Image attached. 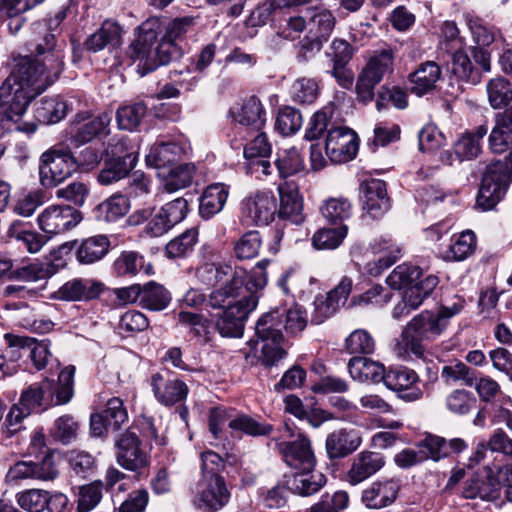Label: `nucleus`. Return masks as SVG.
<instances>
[{
    "mask_svg": "<svg viewBox=\"0 0 512 512\" xmlns=\"http://www.w3.org/2000/svg\"><path fill=\"white\" fill-rule=\"evenodd\" d=\"M319 92V86L316 80L307 77H301L295 80L290 88V95L294 102L299 104L313 103Z\"/></svg>",
    "mask_w": 512,
    "mask_h": 512,
    "instance_id": "obj_59",
    "label": "nucleus"
},
{
    "mask_svg": "<svg viewBox=\"0 0 512 512\" xmlns=\"http://www.w3.org/2000/svg\"><path fill=\"white\" fill-rule=\"evenodd\" d=\"M182 153V147L174 142L156 143L151 146L145 159L148 166L159 169L177 162Z\"/></svg>",
    "mask_w": 512,
    "mask_h": 512,
    "instance_id": "obj_40",
    "label": "nucleus"
},
{
    "mask_svg": "<svg viewBox=\"0 0 512 512\" xmlns=\"http://www.w3.org/2000/svg\"><path fill=\"white\" fill-rule=\"evenodd\" d=\"M276 166L280 176L286 178L303 171L305 163L299 150L290 147L278 152Z\"/></svg>",
    "mask_w": 512,
    "mask_h": 512,
    "instance_id": "obj_49",
    "label": "nucleus"
},
{
    "mask_svg": "<svg viewBox=\"0 0 512 512\" xmlns=\"http://www.w3.org/2000/svg\"><path fill=\"white\" fill-rule=\"evenodd\" d=\"M277 212V200L271 191H256L241 202V213L248 224L268 225Z\"/></svg>",
    "mask_w": 512,
    "mask_h": 512,
    "instance_id": "obj_13",
    "label": "nucleus"
},
{
    "mask_svg": "<svg viewBox=\"0 0 512 512\" xmlns=\"http://www.w3.org/2000/svg\"><path fill=\"white\" fill-rule=\"evenodd\" d=\"M103 291V284L91 279H72L63 284L55 298L65 301H80L96 298Z\"/></svg>",
    "mask_w": 512,
    "mask_h": 512,
    "instance_id": "obj_29",
    "label": "nucleus"
},
{
    "mask_svg": "<svg viewBox=\"0 0 512 512\" xmlns=\"http://www.w3.org/2000/svg\"><path fill=\"white\" fill-rule=\"evenodd\" d=\"M19 401L31 413L42 412L54 406V382L44 379L31 384L22 391Z\"/></svg>",
    "mask_w": 512,
    "mask_h": 512,
    "instance_id": "obj_25",
    "label": "nucleus"
},
{
    "mask_svg": "<svg viewBox=\"0 0 512 512\" xmlns=\"http://www.w3.org/2000/svg\"><path fill=\"white\" fill-rule=\"evenodd\" d=\"M5 308L16 311L15 318L23 328L44 333L50 331L53 327L52 321L38 319L35 309L30 307L25 301L6 302Z\"/></svg>",
    "mask_w": 512,
    "mask_h": 512,
    "instance_id": "obj_38",
    "label": "nucleus"
},
{
    "mask_svg": "<svg viewBox=\"0 0 512 512\" xmlns=\"http://www.w3.org/2000/svg\"><path fill=\"white\" fill-rule=\"evenodd\" d=\"M269 260L259 261L250 272L237 266L228 279L210 293L208 305L213 309H229L245 303L251 295L259 296V292L265 288L268 282L266 267Z\"/></svg>",
    "mask_w": 512,
    "mask_h": 512,
    "instance_id": "obj_2",
    "label": "nucleus"
},
{
    "mask_svg": "<svg viewBox=\"0 0 512 512\" xmlns=\"http://www.w3.org/2000/svg\"><path fill=\"white\" fill-rule=\"evenodd\" d=\"M234 272V268L229 265H215L206 263L199 267L196 271L197 279L205 285L222 284L225 279Z\"/></svg>",
    "mask_w": 512,
    "mask_h": 512,
    "instance_id": "obj_60",
    "label": "nucleus"
},
{
    "mask_svg": "<svg viewBox=\"0 0 512 512\" xmlns=\"http://www.w3.org/2000/svg\"><path fill=\"white\" fill-rule=\"evenodd\" d=\"M230 500L223 477L199 479L193 492L192 504L202 512H217L224 508Z\"/></svg>",
    "mask_w": 512,
    "mask_h": 512,
    "instance_id": "obj_10",
    "label": "nucleus"
},
{
    "mask_svg": "<svg viewBox=\"0 0 512 512\" xmlns=\"http://www.w3.org/2000/svg\"><path fill=\"white\" fill-rule=\"evenodd\" d=\"M110 242L104 235L89 237L82 241L77 249V260L82 264H92L104 257Z\"/></svg>",
    "mask_w": 512,
    "mask_h": 512,
    "instance_id": "obj_43",
    "label": "nucleus"
},
{
    "mask_svg": "<svg viewBox=\"0 0 512 512\" xmlns=\"http://www.w3.org/2000/svg\"><path fill=\"white\" fill-rule=\"evenodd\" d=\"M441 78L442 70L439 64L435 61L423 62L408 77L410 91L419 97L427 95L436 90Z\"/></svg>",
    "mask_w": 512,
    "mask_h": 512,
    "instance_id": "obj_24",
    "label": "nucleus"
},
{
    "mask_svg": "<svg viewBox=\"0 0 512 512\" xmlns=\"http://www.w3.org/2000/svg\"><path fill=\"white\" fill-rule=\"evenodd\" d=\"M170 301L171 295L162 285L151 281L142 287L141 306L143 308L160 311L165 309Z\"/></svg>",
    "mask_w": 512,
    "mask_h": 512,
    "instance_id": "obj_47",
    "label": "nucleus"
},
{
    "mask_svg": "<svg viewBox=\"0 0 512 512\" xmlns=\"http://www.w3.org/2000/svg\"><path fill=\"white\" fill-rule=\"evenodd\" d=\"M477 404V399L472 392L466 389H454L445 398L446 409L454 415H466Z\"/></svg>",
    "mask_w": 512,
    "mask_h": 512,
    "instance_id": "obj_50",
    "label": "nucleus"
},
{
    "mask_svg": "<svg viewBox=\"0 0 512 512\" xmlns=\"http://www.w3.org/2000/svg\"><path fill=\"white\" fill-rule=\"evenodd\" d=\"M325 151L332 162H347L357 154V135L347 127H332L327 135Z\"/></svg>",
    "mask_w": 512,
    "mask_h": 512,
    "instance_id": "obj_18",
    "label": "nucleus"
},
{
    "mask_svg": "<svg viewBox=\"0 0 512 512\" xmlns=\"http://www.w3.org/2000/svg\"><path fill=\"white\" fill-rule=\"evenodd\" d=\"M58 476V470L52 455H46L40 462L18 461L11 466L7 479L13 483L25 480L52 481Z\"/></svg>",
    "mask_w": 512,
    "mask_h": 512,
    "instance_id": "obj_20",
    "label": "nucleus"
},
{
    "mask_svg": "<svg viewBox=\"0 0 512 512\" xmlns=\"http://www.w3.org/2000/svg\"><path fill=\"white\" fill-rule=\"evenodd\" d=\"M512 146V105L495 115V126L489 135V147L495 154L506 152Z\"/></svg>",
    "mask_w": 512,
    "mask_h": 512,
    "instance_id": "obj_31",
    "label": "nucleus"
},
{
    "mask_svg": "<svg viewBox=\"0 0 512 512\" xmlns=\"http://www.w3.org/2000/svg\"><path fill=\"white\" fill-rule=\"evenodd\" d=\"M303 118L301 113L292 108L285 107L278 112L275 127L284 136L296 133L302 126Z\"/></svg>",
    "mask_w": 512,
    "mask_h": 512,
    "instance_id": "obj_62",
    "label": "nucleus"
},
{
    "mask_svg": "<svg viewBox=\"0 0 512 512\" xmlns=\"http://www.w3.org/2000/svg\"><path fill=\"white\" fill-rule=\"evenodd\" d=\"M383 383L404 401H417L423 397V390L419 387V376L410 368L398 367L386 371Z\"/></svg>",
    "mask_w": 512,
    "mask_h": 512,
    "instance_id": "obj_19",
    "label": "nucleus"
},
{
    "mask_svg": "<svg viewBox=\"0 0 512 512\" xmlns=\"http://www.w3.org/2000/svg\"><path fill=\"white\" fill-rule=\"evenodd\" d=\"M188 202L180 197L163 205L149 220L145 232L151 237L167 233L187 215Z\"/></svg>",
    "mask_w": 512,
    "mask_h": 512,
    "instance_id": "obj_17",
    "label": "nucleus"
},
{
    "mask_svg": "<svg viewBox=\"0 0 512 512\" xmlns=\"http://www.w3.org/2000/svg\"><path fill=\"white\" fill-rule=\"evenodd\" d=\"M261 246L262 239L259 232H247L236 242L235 255L238 259H252L258 255Z\"/></svg>",
    "mask_w": 512,
    "mask_h": 512,
    "instance_id": "obj_63",
    "label": "nucleus"
},
{
    "mask_svg": "<svg viewBox=\"0 0 512 512\" xmlns=\"http://www.w3.org/2000/svg\"><path fill=\"white\" fill-rule=\"evenodd\" d=\"M122 29L120 25L111 20H106L101 27L91 34L85 41V49L89 52L96 53L106 47L114 48L121 43Z\"/></svg>",
    "mask_w": 512,
    "mask_h": 512,
    "instance_id": "obj_32",
    "label": "nucleus"
},
{
    "mask_svg": "<svg viewBox=\"0 0 512 512\" xmlns=\"http://www.w3.org/2000/svg\"><path fill=\"white\" fill-rule=\"evenodd\" d=\"M130 209L129 199L121 194H114L94 209L95 218L102 222H115L125 216Z\"/></svg>",
    "mask_w": 512,
    "mask_h": 512,
    "instance_id": "obj_41",
    "label": "nucleus"
},
{
    "mask_svg": "<svg viewBox=\"0 0 512 512\" xmlns=\"http://www.w3.org/2000/svg\"><path fill=\"white\" fill-rule=\"evenodd\" d=\"M228 188L222 183L209 185L200 198L199 212L203 218L209 219L219 213L227 200Z\"/></svg>",
    "mask_w": 512,
    "mask_h": 512,
    "instance_id": "obj_39",
    "label": "nucleus"
},
{
    "mask_svg": "<svg viewBox=\"0 0 512 512\" xmlns=\"http://www.w3.org/2000/svg\"><path fill=\"white\" fill-rule=\"evenodd\" d=\"M77 168V161L70 151L50 150L41 156L39 175L41 183L53 187L63 182Z\"/></svg>",
    "mask_w": 512,
    "mask_h": 512,
    "instance_id": "obj_9",
    "label": "nucleus"
},
{
    "mask_svg": "<svg viewBox=\"0 0 512 512\" xmlns=\"http://www.w3.org/2000/svg\"><path fill=\"white\" fill-rule=\"evenodd\" d=\"M277 447L285 463L296 471L315 468L316 457L305 434L298 433L294 439L282 441Z\"/></svg>",
    "mask_w": 512,
    "mask_h": 512,
    "instance_id": "obj_15",
    "label": "nucleus"
},
{
    "mask_svg": "<svg viewBox=\"0 0 512 512\" xmlns=\"http://www.w3.org/2000/svg\"><path fill=\"white\" fill-rule=\"evenodd\" d=\"M110 122L111 115L107 112L98 115L78 112L69 126V140L74 147L85 145L105 133Z\"/></svg>",
    "mask_w": 512,
    "mask_h": 512,
    "instance_id": "obj_11",
    "label": "nucleus"
},
{
    "mask_svg": "<svg viewBox=\"0 0 512 512\" xmlns=\"http://www.w3.org/2000/svg\"><path fill=\"white\" fill-rule=\"evenodd\" d=\"M512 181V151L504 160H497L487 166L476 197V205L490 210L504 197Z\"/></svg>",
    "mask_w": 512,
    "mask_h": 512,
    "instance_id": "obj_5",
    "label": "nucleus"
},
{
    "mask_svg": "<svg viewBox=\"0 0 512 512\" xmlns=\"http://www.w3.org/2000/svg\"><path fill=\"white\" fill-rule=\"evenodd\" d=\"M334 112L335 107L333 104H329L315 112L309 121L308 128L305 132V138L307 140H315L318 139L325 131L329 133V129L335 127L332 122Z\"/></svg>",
    "mask_w": 512,
    "mask_h": 512,
    "instance_id": "obj_51",
    "label": "nucleus"
},
{
    "mask_svg": "<svg viewBox=\"0 0 512 512\" xmlns=\"http://www.w3.org/2000/svg\"><path fill=\"white\" fill-rule=\"evenodd\" d=\"M422 271L411 264L398 265L386 278V283L393 289L408 288L419 280Z\"/></svg>",
    "mask_w": 512,
    "mask_h": 512,
    "instance_id": "obj_52",
    "label": "nucleus"
},
{
    "mask_svg": "<svg viewBox=\"0 0 512 512\" xmlns=\"http://www.w3.org/2000/svg\"><path fill=\"white\" fill-rule=\"evenodd\" d=\"M259 296L251 295L245 303H238L216 315V328L223 337L238 338L243 335L244 321L258 305Z\"/></svg>",
    "mask_w": 512,
    "mask_h": 512,
    "instance_id": "obj_16",
    "label": "nucleus"
},
{
    "mask_svg": "<svg viewBox=\"0 0 512 512\" xmlns=\"http://www.w3.org/2000/svg\"><path fill=\"white\" fill-rule=\"evenodd\" d=\"M348 371L354 380L360 382H383L386 370L378 362L366 357H353L348 362Z\"/></svg>",
    "mask_w": 512,
    "mask_h": 512,
    "instance_id": "obj_34",
    "label": "nucleus"
},
{
    "mask_svg": "<svg viewBox=\"0 0 512 512\" xmlns=\"http://www.w3.org/2000/svg\"><path fill=\"white\" fill-rule=\"evenodd\" d=\"M347 231L346 225L319 229L312 237V244L316 249H335L342 243Z\"/></svg>",
    "mask_w": 512,
    "mask_h": 512,
    "instance_id": "obj_58",
    "label": "nucleus"
},
{
    "mask_svg": "<svg viewBox=\"0 0 512 512\" xmlns=\"http://www.w3.org/2000/svg\"><path fill=\"white\" fill-rule=\"evenodd\" d=\"M147 106L144 102H137L117 110L116 119L118 127L124 130H134L144 118Z\"/></svg>",
    "mask_w": 512,
    "mask_h": 512,
    "instance_id": "obj_55",
    "label": "nucleus"
},
{
    "mask_svg": "<svg viewBox=\"0 0 512 512\" xmlns=\"http://www.w3.org/2000/svg\"><path fill=\"white\" fill-rule=\"evenodd\" d=\"M307 326L305 311L299 305H283L264 314L256 323V335L260 339H284L283 330L290 335L302 332Z\"/></svg>",
    "mask_w": 512,
    "mask_h": 512,
    "instance_id": "obj_4",
    "label": "nucleus"
},
{
    "mask_svg": "<svg viewBox=\"0 0 512 512\" xmlns=\"http://www.w3.org/2000/svg\"><path fill=\"white\" fill-rule=\"evenodd\" d=\"M385 465L382 454L373 451H362L357 454L348 471V480L356 485L377 473Z\"/></svg>",
    "mask_w": 512,
    "mask_h": 512,
    "instance_id": "obj_27",
    "label": "nucleus"
},
{
    "mask_svg": "<svg viewBox=\"0 0 512 512\" xmlns=\"http://www.w3.org/2000/svg\"><path fill=\"white\" fill-rule=\"evenodd\" d=\"M399 484L395 480L372 483L362 493V502L370 509H381L392 504L398 495Z\"/></svg>",
    "mask_w": 512,
    "mask_h": 512,
    "instance_id": "obj_30",
    "label": "nucleus"
},
{
    "mask_svg": "<svg viewBox=\"0 0 512 512\" xmlns=\"http://www.w3.org/2000/svg\"><path fill=\"white\" fill-rule=\"evenodd\" d=\"M81 221L79 211L67 205H51L37 217L39 228L48 235H58L74 228Z\"/></svg>",
    "mask_w": 512,
    "mask_h": 512,
    "instance_id": "obj_14",
    "label": "nucleus"
},
{
    "mask_svg": "<svg viewBox=\"0 0 512 512\" xmlns=\"http://www.w3.org/2000/svg\"><path fill=\"white\" fill-rule=\"evenodd\" d=\"M194 165L181 164L173 167L164 180V189L169 192H175L188 187L193 179Z\"/></svg>",
    "mask_w": 512,
    "mask_h": 512,
    "instance_id": "obj_56",
    "label": "nucleus"
},
{
    "mask_svg": "<svg viewBox=\"0 0 512 512\" xmlns=\"http://www.w3.org/2000/svg\"><path fill=\"white\" fill-rule=\"evenodd\" d=\"M66 17L64 10L58 11L53 17L37 22L34 25L36 38L30 44V56L17 61L15 74L1 89L0 96L14 93L22 103L34 95L41 94L52 85L64 69V54L57 47L56 32Z\"/></svg>",
    "mask_w": 512,
    "mask_h": 512,
    "instance_id": "obj_1",
    "label": "nucleus"
},
{
    "mask_svg": "<svg viewBox=\"0 0 512 512\" xmlns=\"http://www.w3.org/2000/svg\"><path fill=\"white\" fill-rule=\"evenodd\" d=\"M475 247V234L467 230L452 239L449 247L442 252V257L446 261H462L473 253Z\"/></svg>",
    "mask_w": 512,
    "mask_h": 512,
    "instance_id": "obj_44",
    "label": "nucleus"
},
{
    "mask_svg": "<svg viewBox=\"0 0 512 512\" xmlns=\"http://www.w3.org/2000/svg\"><path fill=\"white\" fill-rule=\"evenodd\" d=\"M363 208L373 218L381 217L390 208L386 183L380 179H371L361 185Z\"/></svg>",
    "mask_w": 512,
    "mask_h": 512,
    "instance_id": "obj_26",
    "label": "nucleus"
},
{
    "mask_svg": "<svg viewBox=\"0 0 512 512\" xmlns=\"http://www.w3.org/2000/svg\"><path fill=\"white\" fill-rule=\"evenodd\" d=\"M136 165V156L126 153L123 156L111 157L105 160L104 167L98 174V182L110 185L128 175Z\"/></svg>",
    "mask_w": 512,
    "mask_h": 512,
    "instance_id": "obj_33",
    "label": "nucleus"
},
{
    "mask_svg": "<svg viewBox=\"0 0 512 512\" xmlns=\"http://www.w3.org/2000/svg\"><path fill=\"white\" fill-rule=\"evenodd\" d=\"M78 431V422L71 415H62L54 421L50 436L62 444H70L76 440Z\"/></svg>",
    "mask_w": 512,
    "mask_h": 512,
    "instance_id": "obj_54",
    "label": "nucleus"
},
{
    "mask_svg": "<svg viewBox=\"0 0 512 512\" xmlns=\"http://www.w3.org/2000/svg\"><path fill=\"white\" fill-rule=\"evenodd\" d=\"M198 239V230L190 228L178 237L172 239L166 245V254L169 258H181L187 256L194 249Z\"/></svg>",
    "mask_w": 512,
    "mask_h": 512,
    "instance_id": "obj_53",
    "label": "nucleus"
},
{
    "mask_svg": "<svg viewBox=\"0 0 512 512\" xmlns=\"http://www.w3.org/2000/svg\"><path fill=\"white\" fill-rule=\"evenodd\" d=\"M75 367L67 366L61 370L57 385L54 384V405L70 402L74 395Z\"/></svg>",
    "mask_w": 512,
    "mask_h": 512,
    "instance_id": "obj_57",
    "label": "nucleus"
},
{
    "mask_svg": "<svg viewBox=\"0 0 512 512\" xmlns=\"http://www.w3.org/2000/svg\"><path fill=\"white\" fill-rule=\"evenodd\" d=\"M47 491L42 489H27L16 495L18 505L27 512H42L47 506Z\"/></svg>",
    "mask_w": 512,
    "mask_h": 512,
    "instance_id": "obj_64",
    "label": "nucleus"
},
{
    "mask_svg": "<svg viewBox=\"0 0 512 512\" xmlns=\"http://www.w3.org/2000/svg\"><path fill=\"white\" fill-rule=\"evenodd\" d=\"M326 477L320 471L313 469L297 470L292 479L289 480V488L301 496H309L321 489L325 484Z\"/></svg>",
    "mask_w": 512,
    "mask_h": 512,
    "instance_id": "obj_37",
    "label": "nucleus"
},
{
    "mask_svg": "<svg viewBox=\"0 0 512 512\" xmlns=\"http://www.w3.org/2000/svg\"><path fill=\"white\" fill-rule=\"evenodd\" d=\"M362 437L354 428H340L327 435L325 449L329 459L344 458L358 449Z\"/></svg>",
    "mask_w": 512,
    "mask_h": 512,
    "instance_id": "obj_22",
    "label": "nucleus"
},
{
    "mask_svg": "<svg viewBox=\"0 0 512 512\" xmlns=\"http://www.w3.org/2000/svg\"><path fill=\"white\" fill-rule=\"evenodd\" d=\"M446 327V321L437 313L422 311L403 327L393 351L402 360H408L412 356L423 358L425 347L422 342L436 339Z\"/></svg>",
    "mask_w": 512,
    "mask_h": 512,
    "instance_id": "obj_3",
    "label": "nucleus"
},
{
    "mask_svg": "<svg viewBox=\"0 0 512 512\" xmlns=\"http://www.w3.org/2000/svg\"><path fill=\"white\" fill-rule=\"evenodd\" d=\"M320 213L330 223H341L352 215V204L345 197H332L322 203Z\"/></svg>",
    "mask_w": 512,
    "mask_h": 512,
    "instance_id": "obj_48",
    "label": "nucleus"
},
{
    "mask_svg": "<svg viewBox=\"0 0 512 512\" xmlns=\"http://www.w3.org/2000/svg\"><path fill=\"white\" fill-rule=\"evenodd\" d=\"M231 117L239 126L240 133L259 132L266 122V113L260 100L251 96L239 107L230 110Z\"/></svg>",
    "mask_w": 512,
    "mask_h": 512,
    "instance_id": "obj_21",
    "label": "nucleus"
},
{
    "mask_svg": "<svg viewBox=\"0 0 512 512\" xmlns=\"http://www.w3.org/2000/svg\"><path fill=\"white\" fill-rule=\"evenodd\" d=\"M162 32L161 18H149L139 26L138 35L129 46L128 55L133 61L139 62L137 71L141 76L156 69L153 46Z\"/></svg>",
    "mask_w": 512,
    "mask_h": 512,
    "instance_id": "obj_6",
    "label": "nucleus"
},
{
    "mask_svg": "<svg viewBox=\"0 0 512 512\" xmlns=\"http://www.w3.org/2000/svg\"><path fill=\"white\" fill-rule=\"evenodd\" d=\"M4 340L11 349H28L30 351V359L37 370L44 369L52 356L49 344L45 341H37L35 338L12 333H6Z\"/></svg>",
    "mask_w": 512,
    "mask_h": 512,
    "instance_id": "obj_28",
    "label": "nucleus"
},
{
    "mask_svg": "<svg viewBox=\"0 0 512 512\" xmlns=\"http://www.w3.org/2000/svg\"><path fill=\"white\" fill-rule=\"evenodd\" d=\"M394 52L391 48L373 51L362 69L356 84L358 97L369 102L374 97V88L382 79L393 72Z\"/></svg>",
    "mask_w": 512,
    "mask_h": 512,
    "instance_id": "obj_7",
    "label": "nucleus"
},
{
    "mask_svg": "<svg viewBox=\"0 0 512 512\" xmlns=\"http://www.w3.org/2000/svg\"><path fill=\"white\" fill-rule=\"evenodd\" d=\"M70 108L60 96L43 98L36 106L35 118L39 123L54 124L62 120Z\"/></svg>",
    "mask_w": 512,
    "mask_h": 512,
    "instance_id": "obj_36",
    "label": "nucleus"
},
{
    "mask_svg": "<svg viewBox=\"0 0 512 512\" xmlns=\"http://www.w3.org/2000/svg\"><path fill=\"white\" fill-rule=\"evenodd\" d=\"M76 512H90L95 509L103 497L101 482H92L77 487L75 491Z\"/></svg>",
    "mask_w": 512,
    "mask_h": 512,
    "instance_id": "obj_45",
    "label": "nucleus"
},
{
    "mask_svg": "<svg viewBox=\"0 0 512 512\" xmlns=\"http://www.w3.org/2000/svg\"><path fill=\"white\" fill-rule=\"evenodd\" d=\"M392 298V294L381 285H374L362 294L353 296L350 302L351 307H367L370 305L383 306Z\"/></svg>",
    "mask_w": 512,
    "mask_h": 512,
    "instance_id": "obj_61",
    "label": "nucleus"
},
{
    "mask_svg": "<svg viewBox=\"0 0 512 512\" xmlns=\"http://www.w3.org/2000/svg\"><path fill=\"white\" fill-rule=\"evenodd\" d=\"M277 190L280 198L279 218L295 225L301 224L305 216L303 214V200L297 185L294 182L285 181L278 186Z\"/></svg>",
    "mask_w": 512,
    "mask_h": 512,
    "instance_id": "obj_23",
    "label": "nucleus"
},
{
    "mask_svg": "<svg viewBox=\"0 0 512 512\" xmlns=\"http://www.w3.org/2000/svg\"><path fill=\"white\" fill-rule=\"evenodd\" d=\"M486 92L493 109L506 107L512 101V86L504 77L490 79L486 85Z\"/></svg>",
    "mask_w": 512,
    "mask_h": 512,
    "instance_id": "obj_46",
    "label": "nucleus"
},
{
    "mask_svg": "<svg viewBox=\"0 0 512 512\" xmlns=\"http://www.w3.org/2000/svg\"><path fill=\"white\" fill-rule=\"evenodd\" d=\"M150 386L156 401L165 407L182 404L189 394L188 385L168 369L152 374Z\"/></svg>",
    "mask_w": 512,
    "mask_h": 512,
    "instance_id": "obj_8",
    "label": "nucleus"
},
{
    "mask_svg": "<svg viewBox=\"0 0 512 512\" xmlns=\"http://www.w3.org/2000/svg\"><path fill=\"white\" fill-rule=\"evenodd\" d=\"M116 461L124 469L138 472L149 465V456L141 447L134 427L121 433L115 442Z\"/></svg>",
    "mask_w": 512,
    "mask_h": 512,
    "instance_id": "obj_12",
    "label": "nucleus"
},
{
    "mask_svg": "<svg viewBox=\"0 0 512 512\" xmlns=\"http://www.w3.org/2000/svg\"><path fill=\"white\" fill-rule=\"evenodd\" d=\"M7 234L21 242L29 253L39 252L48 240L47 236L26 228L25 223L19 220L11 223Z\"/></svg>",
    "mask_w": 512,
    "mask_h": 512,
    "instance_id": "obj_42",
    "label": "nucleus"
},
{
    "mask_svg": "<svg viewBox=\"0 0 512 512\" xmlns=\"http://www.w3.org/2000/svg\"><path fill=\"white\" fill-rule=\"evenodd\" d=\"M307 15L309 34L329 39L336 24L332 12L323 6H314L307 8Z\"/></svg>",
    "mask_w": 512,
    "mask_h": 512,
    "instance_id": "obj_35",
    "label": "nucleus"
}]
</instances>
